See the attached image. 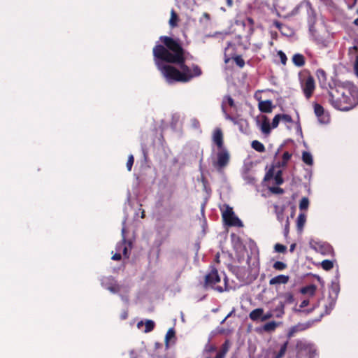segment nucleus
<instances>
[{"instance_id": "39448f33", "label": "nucleus", "mask_w": 358, "mask_h": 358, "mask_svg": "<svg viewBox=\"0 0 358 358\" xmlns=\"http://www.w3.org/2000/svg\"><path fill=\"white\" fill-rule=\"evenodd\" d=\"M300 85L305 97L307 99H309L312 96L315 89V80L313 77L308 76L301 78Z\"/></svg>"}, {"instance_id": "58836bf2", "label": "nucleus", "mask_w": 358, "mask_h": 358, "mask_svg": "<svg viewBox=\"0 0 358 358\" xmlns=\"http://www.w3.org/2000/svg\"><path fill=\"white\" fill-rule=\"evenodd\" d=\"M339 290V285L337 282H332L331 287V292H333L336 295V296H337Z\"/></svg>"}, {"instance_id": "b1692460", "label": "nucleus", "mask_w": 358, "mask_h": 358, "mask_svg": "<svg viewBox=\"0 0 358 358\" xmlns=\"http://www.w3.org/2000/svg\"><path fill=\"white\" fill-rule=\"evenodd\" d=\"M316 76L320 85H324L327 81V73L323 69H318L316 71Z\"/></svg>"}, {"instance_id": "423d86ee", "label": "nucleus", "mask_w": 358, "mask_h": 358, "mask_svg": "<svg viewBox=\"0 0 358 358\" xmlns=\"http://www.w3.org/2000/svg\"><path fill=\"white\" fill-rule=\"evenodd\" d=\"M322 316L323 314H321L317 319L310 320L303 323H298L297 324L292 327L287 333L288 338H290L293 337L296 333L309 329L310 327L313 326L315 322L320 321Z\"/></svg>"}, {"instance_id": "cd10ccee", "label": "nucleus", "mask_w": 358, "mask_h": 358, "mask_svg": "<svg viewBox=\"0 0 358 358\" xmlns=\"http://www.w3.org/2000/svg\"><path fill=\"white\" fill-rule=\"evenodd\" d=\"M229 343L228 341H226L222 345V349L220 352H217V355L221 356L222 358H224L226 354L229 351Z\"/></svg>"}, {"instance_id": "1a4fd4ad", "label": "nucleus", "mask_w": 358, "mask_h": 358, "mask_svg": "<svg viewBox=\"0 0 358 358\" xmlns=\"http://www.w3.org/2000/svg\"><path fill=\"white\" fill-rule=\"evenodd\" d=\"M101 285L109 290L110 292L115 294L120 291L121 287L116 283L113 277H104L101 279Z\"/></svg>"}, {"instance_id": "9d476101", "label": "nucleus", "mask_w": 358, "mask_h": 358, "mask_svg": "<svg viewBox=\"0 0 358 358\" xmlns=\"http://www.w3.org/2000/svg\"><path fill=\"white\" fill-rule=\"evenodd\" d=\"M213 142L217 146L218 149L224 148L223 133L220 128H216L213 133L212 136Z\"/></svg>"}, {"instance_id": "603ef678", "label": "nucleus", "mask_w": 358, "mask_h": 358, "mask_svg": "<svg viewBox=\"0 0 358 358\" xmlns=\"http://www.w3.org/2000/svg\"><path fill=\"white\" fill-rule=\"evenodd\" d=\"M273 170H269L267 173L266 174L265 176V178L264 179L266 180H269L271 178L273 177Z\"/></svg>"}, {"instance_id": "09e8293b", "label": "nucleus", "mask_w": 358, "mask_h": 358, "mask_svg": "<svg viewBox=\"0 0 358 358\" xmlns=\"http://www.w3.org/2000/svg\"><path fill=\"white\" fill-rule=\"evenodd\" d=\"M122 258L121 257V254L119 252H117L116 251V253L114 254L113 256H112V259L113 260H115V261H118V260H120Z\"/></svg>"}, {"instance_id": "3c124183", "label": "nucleus", "mask_w": 358, "mask_h": 358, "mask_svg": "<svg viewBox=\"0 0 358 358\" xmlns=\"http://www.w3.org/2000/svg\"><path fill=\"white\" fill-rule=\"evenodd\" d=\"M224 115V117L227 120H229L231 122H233L234 124L236 123V121L235 120V119L234 117H232L231 116H230L228 113H227V111H225V113H223Z\"/></svg>"}, {"instance_id": "bb28decb", "label": "nucleus", "mask_w": 358, "mask_h": 358, "mask_svg": "<svg viewBox=\"0 0 358 358\" xmlns=\"http://www.w3.org/2000/svg\"><path fill=\"white\" fill-rule=\"evenodd\" d=\"M287 345H288V341L285 342L280 346L279 352L275 353L273 358H282L285 355V352H286L287 348Z\"/></svg>"}, {"instance_id": "c756f323", "label": "nucleus", "mask_w": 358, "mask_h": 358, "mask_svg": "<svg viewBox=\"0 0 358 358\" xmlns=\"http://www.w3.org/2000/svg\"><path fill=\"white\" fill-rule=\"evenodd\" d=\"M178 15L173 9L171 11V18L169 20V24L171 27H174L177 26L178 22Z\"/></svg>"}, {"instance_id": "864d4df0", "label": "nucleus", "mask_w": 358, "mask_h": 358, "mask_svg": "<svg viewBox=\"0 0 358 358\" xmlns=\"http://www.w3.org/2000/svg\"><path fill=\"white\" fill-rule=\"evenodd\" d=\"M309 304V300H303L300 304V308H304Z\"/></svg>"}, {"instance_id": "4c0bfd02", "label": "nucleus", "mask_w": 358, "mask_h": 358, "mask_svg": "<svg viewBox=\"0 0 358 358\" xmlns=\"http://www.w3.org/2000/svg\"><path fill=\"white\" fill-rule=\"evenodd\" d=\"M274 249H275V251L277 252L283 253L286 251L287 248H286V246H285L282 244L276 243L275 245Z\"/></svg>"}, {"instance_id": "c85d7f7f", "label": "nucleus", "mask_w": 358, "mask_h": 358, "mask_svg": "<svg viewBox=\"0 0 358 358\" xmlns=\"http://www.w3.org/2000/svg\"><path fill=\"white\" fill-rule=\"evenodd\" d=\"M175 331L173 328H170L168 331L166 332V336H165V345L166 348H169V343L170 339L175 337Z\"/></svg>"}, {"instance_id": "0e129e2a", "label": "nucleus", "mask_w": 358, "mask_h": 358, "mask_svg": "<svg viewBox=\"0 0 358 358\" xmlns=\"http://www.w3.org/2000/svg\"><path fill=\"white\" fill-rule=\"evenodd\" d=\"M227 320H225V317L224 318V320H222V321L221 322V324H223Z\"/></svg>"}, {"instance_id": "6e6552de", "label": "nucleus", "mask_w": 358, "mask_h": 358, "mask_svg": "<svg viewBox=\"0 0 358 358\" xmlns=\"http://www.w3.org/2000/svg\"><path fill=\"white\" fill-rule=\"evenodd\" d=\"M122 241L119 242L116 245L115 250L117 252H119L120 253L122 252L123 254V256L128 259L129 257V250L131 248V242L130 241H127L125 238V228L123 227L122 229Z\"/></svg>"}, {"instance_id": "9b49d317", "label": "nucleus", "mask_w": 358, "mask_h": 358, "mask_svg": "<svg viewBox=\"0 0 358 358\" xmlns=\"http://www.w3.org/2000/svg\"><path fill=\"white\" fill-rule=\"evenodd\" d=\"M314 112L320 123L325 124L329 122V116L324 114V108L321 105L315 103L314 105Z\"/></svg>"}, {"instance_id": "4d7b16f0", "label": "nucleus", "mask_w": 358, "mask_h": 358, "mask_svg": "<svg viewBox=\"0 0 358 358\" xmlns=\"http://www.w3.org/2000/svg\"><path fill=\"white\" fill-rule=\"evenodd\" d=\"M274 24L275 25L276 27H278L280 30L282 29V24L278 22H275L274 23Z\"/></svg>"}, {"instance_id": "dca6fc26", "label": "nucleus", "mask_w": 358, "mask_h": 358, "mask_svg": "<svg viewBox=\"0 0 358 358\" xmlns=\"http://www.w3.org/2000/svg\"><path fill=\"white\" fill-rule=\"evenodd\" d=\"M258 124L262 133L268 134L271 132V126L268 119L266 116L262 117L261 122H258Z\"/></svg>"}, {"instance_id": "a211bd4d", "label": "nucleus", "mask_w": 358, "mask_h": 358, "mask_svg": "<svg viewBox=\"0 0 358 358\" xmlns=\"http://www.w3.org/2000/svg\"><path fill=\"white\" fill-rule=\"evenodd\" d=\"M227 105H229L230 107H235V103L234 99L229 95L224 96L222 102V113H225L227 111Z\"/></svg>"}, {"instance_id": "f8f14e48", "label": "nucleus", "mask_w": 358, "mask_h": 358, "mask_svg": "<svg viewBox=\"0 0 358 358\" xmlns=\"http://www.w3.org/2000/svg\"><path fill=\"white\" fill-rule=\"evenodd\" d=\"M349 54L353 62L355 73L358 78V50L356 47L350 49Z\"/></svg>"}, {"instance_id": "37998d69", "label": "nucleus", "mask_w": 358, "mask_h": 358, "mask_svg": "<svg viewBox=\"0 0 358 358\" xmlns=\"http://www.w3.org/2000/svg\"><path fill=\"white\" fill-rule=\"evenodd\" d=\"M134 161V156L132 155H130L128 157V160L127 162V168L128 171H129L131 170V167L133 166Z\"/></svg>"}, {"instance_id": "338daca9", "label": "nucleus", "mask_w": 358, "mask_h": 358, "mask_svg": "<svg viewBox=\"0 0 358 358\" xmlns=\"http://www.w3.org/2000/svg\"><path fill=\"white\" fill-rule=\"evenodd\" d=\"M357 13H358V9H357Z\"/></svg>"}, {"instance_id": "79ce46f5", "label": "nucleus", "mask_w": 358, "mask_h": 358, "mask_svg": "<svg viewBox=\"0 0 358 358\" xmlns=\"http://www.w3.org/2000/svg\"><path fill=\"white\" fill-rule=\"evenodd\" d=\"M278 55L279 56L280 59V62L281 63L283 64V65H285L286 64V62H287V57H286V55L282 51V50H279L278 52Z\"/></svg>"}, {"instance_id": "a18cd8bd", "label": "nucleus", "mask_w": 358, "mask_h": 358, "mask_svg": "<svg viewBox=\"0 0 358 358\" xmlns=\"http://www.w3.org/2000/svg\"><path fill=\"white\" fill-rule=\"evenodd\" d=\"M274 316V314L273 313V310H270L268 312H267L266 314H262V321L264 322V321H266L271 317H273Z\"/></svg>"}, {"instance_id": "052dcab7", "label": "nucleus", "mask_w": 358, "mask_h": 358, "mask_svg": "<svg viewBox=\"0 0 358 358\" xmlns=\"http://www.w3.org/2000/svg\"><path fill=\"white\" fill-rule=\"evenodd\" d=\"M235 310L233 309L226 317H225V320L228 319L229 317H231L232 315V314L234 313Z\"/></svg>"}, {"instance_id": "8fccbe9b", "label": "nucleus", "mask_w": 358, "mask_h": 358, "mask_svg": "<svg viewBox=\"0 0 358 358\" xmlns=\"http://www.w3.org/2000/svg\"><path fill=\"white\" fill-rule=\"evenodd\" d=\"M315 307H313L312 308L310 309H306V310H301V309H298L296 311L298 312H301L305 315H308L309 313H310L311 312H313V310H314Z\"/></svg>"}, {"instance_id": "6ab92c4d", "label": "nucleus", "mask_w": 358, "mask_h": 358, "mask_svg": "<svg viewBox=\"0 0 358 358\" xmlns=\"http://www.w3.org/2000/svg\"><path fill=\"white\" fill-rule=\"evenodd\" d=\"M264 313V309L262 308H256L252 310L249 315V317L252 321H257L258 320H262V314Z\"/></svg>"}, {"instance_id": "c03bdc74", "label": "nucleus", "mask_w": 358, "mask_h": 358, "mask_svg": "<svg viewBox=\"0 0 358 358\" xmlns=\"http://www.w3.org/2000/svg\"><path fill=\"white\" fill-rule=\"evenodd\" d=\"M234 61L236 64L241 68L243 67L245 65V62L241 56H236L234 58Z\"/></svg>"}, {"instance_id": "6e6d98bb", "label": "nucleus", "mask_w": 358, "mask_h": 358, "mask_svg": "<svg viewBox=\"0 0 358 358\" xmlns=\"http://www.w3.org/2000/svg\"><path fill=\"white\" fill-rule=\"evenodd\" d=\"M192 125L194 128H198L199 126V122L198 120H196V119H193L192 120Z\"/></svg>"}, {"instance_id": "ddd939ff", "label": "nucleus", "mask_w": 358, "mask_h": 358, "mask_svg": "<svg viewBox=\"0 0 358 358\" xmlns=\"http://www.w3.org/2000/svg\"><path fill=\"white\" fill-rule=\"evenodd\" d=\"M296 349L299 352L306 351L311 352L315 351L313 346L305 341H298L296 343Z\"/></svg>"}, {"instance_id": "ea45409f", "label": "nucleus", "mask_w": 358, "mask_h": 358, "mask_svg": "<svg viewBox=\"0 0 358 358\" xmlns=\"http://www.w3.org/2000/svg\"><path fill=\"white\" fill-rule=\"evenodd\" d=\"M280 121V114H278L273 119V121L271 123L272 128H276L278 126Z\"/></svg>"}, {"instance_id": "2f4dec72", "label": "nucleus", "mask_w": 358, "mask_h": 358, "mask_svg": "<svg viewBox=\"0 0 358 358\" xmlns=\"http://www.w3.org/2000/svg\"><path fill=\"white\" fill-rule=\"evenodd\" d=\"M309 206V200L307 197H303L299 203V209L301 210H306Z\"/></svg>"}, {"instance_id": "7ed1b4c3", "label": "nucleus", "mask_w": 358, "mask_h": 358, "mask_svg": "<svg viewBox=\"0 0 358 358\" xmlns=\"http://www.w3.org/2000/svg\"><path fill=\"white\" fill-rule=\"evenodd\" d=\"M222 219L224 223L230 227H243L242 221L235 215L232 208L225 206V209L222 210Z\"/></svg>"}, {"instance_id": "de8ad7c7", "label": "nucleus", "mask_w": 358, "mask_h": 358, "mask_svg": "<svg viewBox=\"0 0 358 358\" xmlns=\"http://www.w3.org/2000/svg\"><path fill=\"white\" fill-rule=\"evenodd\" d=\"M245 180L246 181L247 183L248 184H255V182H256V179L251 176H245Z\"/></svg>"}, {"instance_id": "412c9836", "label": "nucleus", "mask_w": 358, "mask_h": 358, "mask_svg": "<svg viewBox=\"0 0 358 358\" xmlns=\"http://www.w3.org/2000/svg\"><path fill=\"white\" fill-rule=\"evenodd\" d=\"M292 59L294 64L298 67H301L305 64V58L303 55L299 53L294 54Z\"/></svg>"}, {"instance_id": "13d9d810", "label": "nucleus", "mask_w": 358, "mask_h": 358, "mask_svg": "<svg viewBox=\"0 0 358 358\" xmlns=\"http://www.w3.org/2000/svg\"><path fill=\"white\" fill-rule=\"evenodd\" d=\"M228 6L231 7L233 5V0H226Z\"/></svg>"}, {"instance_id": "5fc2aeb1", "label": "nucleus", "mask_w": 358, "mask_h": 358, "mask_svg": "<svg viewBox=\"0 0 358 358\" xmlns=\"http://www.w3.org/2000/svg\"><path fill=\"white\" fill-rule=\"evenodd\" d=\"M128 317V313H127V310H124L122 313H121V315H120V317L122 320H125L127 319Z\"/></svg>"}, {"instance_id": "49530a36", "label": "nucleus", "mask_w": 358, "mask_h": 358, "mask_svg": "<svg viewBox=\"0 0 358 358\" xmlns=\"http://www.w3.org/2000/svg\"><path fill=\"white\" fill-rule=\"evenodd\" d=\"M280 120L288 123L292 122L291 116L287 114H280Z\"/></svg>"}, {"instance_id": "5701e85b", "label": "nucleus", "mask_w": 358, "mask_h": 358, "mask_svg": "<svg viewBox=\"0 0 358 358\" xmlns=\"http://www.w3.org/2000/svg\"><path fill=\"white\" fill-rule=\"evenodd\" d=\"M306 215L304 213H300L298 215L297 220H296V226H297L298 230L302 231V229L304 227V224L306 223Z\"/></svg>"}, {"instance_id": "f03ea898", "label": "nucleus", "mask_w": 358, "mask_h": 358, "mask_svg": "<svg viewBox=\"0 0 358 358\" xmlns=\"http://www.w3.org/2000/svg\"><path fill=\"white\" fill-rule=\"evenodd\" d=\"M329 101L336 109L351 110L358 104V87L349 81H336L330 86Z\"/></svg>"}, {"instance_id": "0eeeda50", "label": "nucleus", "mask_w": 358, "mask_h": 358, "mask_svg": "<svg viewBox=\"0 0 358 358\" xmlns=\"http://www.w3.org/2000/svg\"><path fill=\"white\" fill-rule=\"evenodd\" d=\"M217 153V159L213 162V165L218 170L221 171L225 167L229 162V154L226 148L219 149Z\"/></svg>"}, {"instance_id": "7c9ffc66", "label": "nucleus", "mask_w": 358, "mask_h": 358, "mask_svg": "<svg viewBox=\"0 0 358 358\" xmlns=\"http://www.w3.org/2000/svg\"><path fill=\"white\" fill-rule=\"evenodd\" d=\"M252 148L258 152H264L265 150L264 145L258 141L252 142Z\"/></svg>"}, {"instance_id": "c9c22d12", "label": "nucleus", "mask_w": 358, "mask_h": 358, "mask_svg": "<svg viewBox=\"0 0 358 358\" xmlns=\"http://www.w3.org/2000/svg\"><path fill=\"white\" fill-rule=\"evenodd\" d=\"M274 179L276 185H279L283 182V179L282 178V171L279 170L276 172Z\"/></svg>"}, {"instance_id": "aec40b11", "label": "nucleus", "mask_w": 358, "mask_h": 358, "mask_svg": "<svg viewBox=\"0 0 358 358\" xmlns=\"http://www.w3.org/2000/svg\"><path fill=\"white\" fill-rule=\"evenodd\" d=\"M285 303H281L279 301L278 304L276 306L275 308H273V313L274 316L277 318H281L285 314Z\"/></svg>"}, {"instance_id": "e433bc0d", "label": "nucleus", "mask_w": 358, "mask_h": 358, "mask_svg": "<svg viewBox=\"0 0 358 358\" xmlns=\"http://www.w3.org/2000/svg\"><path fill=\"white\" fill-rule=\"evenodd\" d=\"M291 157H292V155L289 154L288 152H284V154L282 155V160L281 162V166H285L287 164V162L290 159Z\"/></svg>"}, {"instance_id": "bf43d9fd", "label": "nucleus", "mask_w": 358, "mask_h": 358, "mask_svg": "<svg viewBox=\"0 0 358 358\" xmlns=\"http://www.w3.org/2000/svg\"><path fill=\"white\" fill-rule=\"evenodd\" d=\"M295 247H296V244L295 243H293L290 245V248H289V250L290 252H293L295 249Z\"/></svg>"}, {"instance_id": "a19ab883", "label": "nucleus", "mask_w": 358, "mask_h": 358, "mask_svg": "<svg viewBox=\"0 0 358 358\" xmlns=\"http://www.w3.org/2000/svg\"><path fill=\"white\" fill-rule=\"evenodd\" d=\"M335 303H336V300L333 299H331V301L329 302V305L326 306V310H325L326 314H329L331 312V310L334 308Z\"/></svg>"}, {"instance_id": "a878e982", "label": "nucleus", "mask_w": 358, "mask_h": 358, "mask_svg": "<svg viewBox=\"0 0 358 358\" xmlns=\"http://www.w3.org/2000/svg\"><path fill=\"white\" fill-rule=\"evenodd\" d=\"M302 160L303 162L308 164V165H312L313 163V159L312 155L308 152H303L302 154Z\"/></svg>"}, {"instance_id": "e2e57ef3", "label": "nucleus", "mask_w": 358, "mask_h": 358, "mask_svg": "<svg viewBox=\"0 0 358 358\" xmlns=\"http://www.w3.org/2000/svg\"><path fill=\"white\" fill-rule=\"evenodd\" d=\"M203 16L206 17L207 19H209V15L206 13H203Z\"/></svg>"}, {"instance_id": "680f3d73", "label": "nucleus", "mask_w": 358, "mask_h": 358, "mask_svg": "<svg viewBox=\"0 0 358 358\" xmlns=\"http://www.w3.org/2000/svg\"><path fill=\"white\" fill-rule=\"evenodd\" d=\"M121 297L123 301H124L125 303L128 302V298L127 296H122Z\"/></svg>"}, {"instance_id": "393cba45", "label": "nucleus", "mask_w": 358, "mask_h": 358, "mask_svg": "<svg viewBox=\"0 0 358 358\" xmlns=\"http://www.w3.org/2000/svg\"><path fill=\"white\" fill-rule=\"evenodd\" d=\"M278 324L275 321H271L269 322L266 323L263 326V329L266 332H271L275 331L276 327H278Z\"/></svg>"}, {"instance_id": "f3484780", "label": "nucleus", "mask_w": 358, "mask_h": 358, "mask_svg": "<svg viewBox=\"0 0 358 358\" xmlns=\"http://www.w3.org/2000/svg\"><path fill=\"white\" fill-rule=\"evenodd\" d=\"M272 108V102L270 100L262 101L259 103V109L263 113H271Z\"/></svg>"}, {"instance_id": "2eb2a0df", "label": "nucleus", "mask_w": 358, "mask_h": 358, "mask_svg": "<svg viewBox=\"0 0 358 358\" xmlns=\"http://www.w3.org/2000/svg\"><path fill=\"white\" fill-rule=\"evenodd\" d=\"M289 276L285 275H278L272 278L269 280L270 285L286 284L289 281Z\"/></svg>"}, {"instance_id": "20e7f679", "label": "nucleus", "mask_w": 358, "mask_h": 358, "mask_svg": "<svg viewBox=\"0 0 358 358\" xmlns=\"http://www.w3.org/2000/svg\"><path fill=\"white\" fill-rule=\"evenodd\" d=\"M220 281V277L218 275L217 270H213L210 273L206 275L205 287H211L220 292H222L226 289V282L224 283V287L216 285V283Z\"/></svg>"}, {"instance_id": "72a5a7b5", "label": "nucleus", "mask_w": 358, "mask_h": 358, "mask_svg": "<svg viewBox=\"0 0 358 358\" xmlns=\"http://www.w3.org/2000/svg\"><path fill=\"white\" fill-rule=\"evenodd\" d=\"M321 265L322 267L326 271L331 269L334 266L333 262L327 259L322 261Z\"/></svg>"}, {"instance_id": "473e14b6", "label": "nucleus", "mask_w": 358, "mask_h": 358, "mask_svg": "<svg viewBox=\"0 0 358 358\" xmlns=\"http://www.w3.org/2000/svg\"><path fill=\"white\" fill-rule=\"evenodd\" d=\"M282 297L284 300L280 301L281 303H285V305L286 303L291 304L294 302V296L291 293H285L282 295Z\"/></svg>"}, {"instance_id": "4be33fe9", "label": "nucleus", "mask_w": 358, "mask_h": 358, "mask_svg": "<svg viewBox=\"0 0 358 358\" xmlns=\"http://www.w3.org/2000/svg\"><path fill=\"white\" fill-rule=\"evenodd\" d=\"M317 289V287L315 285H310L306 287H303L301 289V293L303 294H308L310 296L315 295Z\"/></svg>"}, {"instance_id": "4468645a", "label": "nucleus", "mask_w": 358, "mask_h": 358, "mask_svg": "<svg viewBox=\"0 0 358 358\" xmlns=\"http://www.w3.org/2000/svg\"><path fill=\"white\" fill-rule=\"evenodd\" d=\"M145 325V329L143 330L144 333H148L153 330L155 328V324L154 321L151 320H146L145 322L140 321L137 323V327L141 329L143 326Z\"/></svg>"}, {"instance_id": "69168bd1", "label": "nucleus", "mask_w": 358, "mask_h": 358, "mask_svg": "<svg viewBox=\"0 0 358 358\" xmlns=\"http://www.w3.org/2000/svg\"><path fill=\"white\" fill-rule=\"evenodd\" d=\"M215 350V348H210V350Z\"/></svg>"}, {"instance_id": "f704fd0d", "label": "nucleus", "mask_w": 358, "mask_h": 358, "mask_svg": "<svg viewBox=\"0 0 358 358\" xmlns=\"http://www.w3.org/2000/svg\"><path fill=\"white\" fill-rule=\"evenodd\" d=\"M273 267L275 270H278V271H282V270H284L285 268H286L287 265H286V264H285V263H284V262H282L278 261V262H275L273 264Z\"/></svg>"}, {"instance_id": "f257e3e1", "label": "nucleus", "mask_w": 358, "mask_h": 358, "mask_svg": "<svg viewBox=\"0 0 358 358\" xmlns=\"http://www.w3.org/2000/svg\"><path fill=\"white\" fill-rule=\"evenodd\" d=\"M160 40L165 46H155L154 60L169 83H187L201 75L202 71L197 65L189 67L184 64V50L176 41L168 36H161Z\"/></svg>"}]
</instances>
